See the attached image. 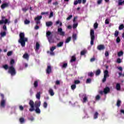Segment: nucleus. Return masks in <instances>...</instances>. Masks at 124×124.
Segmentation results:
<instances>
[{
    "instance_id": "1",
    "label": "nucleus",
    "mask_w": 124,
    "mask_h": 124,
    "mask_svg": "<svg viewBox=\"0 0 124 124\" xmlns=\"http://www.w3.org/2000/svg\"><path fill=\"white\" fill-rule=\"evenodd\" d=\"M3 68L5 69V70H7L8 69V73L11 74V76H14L15 75H16V69H15V68L13 66H11L9 67H8V65L5 64L3 66Z\"/></svg>"
},
{
    "instance_id": "2",
    "label": "nucleus",
    "mask_w": 124,
    "mask_h": 124,
    "mask_svg": "<svg viewBox=\"0 0 124 124\" xmlns=\"http://www.w3.org/2000/svg\"><path fill=\"white\" fill-rule=\"evenodd\" d=\"M29 105L31 107V108L29 109L30 112H32L35 110L36 114H40V113H41V111H40L39 108H35V109H34V102L32 100H30Z\"/></svg>"
},
{
    "instance_id": "3",
    "label": "nucleus",
    "mask_w": 124,
    "mask_h": 124,
    "mask_svg": "<svg viewBox=\"0 0 124 124\" xmlns=\"http://www.w3.org/2000/svg\"><path fill=\"white\" fill-rule=\"evenodd\" d=\"M20 39L18 40L19 43H20L22 47H25L26 45V42L28 41V38H25V34L23 32H21L19 34Z\"/></svg>"
},
{
    "instance_id": "4",
    "label": "nucleus",
    "mask_w": 124,
    "mask_h": 124,
    "mask_svg": "<svg viewBox=\"0 0 124 124\" xmlns=\"http://www.w3.org/2000/svg\"><path fill=\"white\" fill-rule=\"evenodd\" d=\"M90 36H91V42L90 44L91 46H93L94 44V39H95V36H94V31L92 29L90 31Z\"/></svg>"
},
{
    "instance_id": "5",
    "label": "nucleus",
    "mask_w": 124,
    "mask_h": 124,
    "mask_svg": "<svg viewBox=\"0 0 124 124\" xmlns=\"http://www.w3.org/2000/svg\"><path fill=\"white\" fill-rule=\"evenodd\" d=\"M110 75H109V72L108 71V70H105V71L104 72V78L102 79V82L103 83H105V82H106V80L107 79V78H108V77H109Z\"/></svg>"
},
{
    "instance_id": "6",
    "label": "nucleus",
    "mask_w": 124,
    "mask_h": 124,
    "mask_svg": "<svg viewBox=\"0 0 124 124\" xmlns=\"http://www.w3.org/2000/svg\"><path fill=\"white\" fill-rule=\"evenodd\" d=\"M0 95L2 98L0 102V106L1 107L4 108V107H5V103L6 102V99H4V95H3V94L0 93Z\"/></svg>"
},
{
    "instance_id": "7",
    "label": "nucleus",
    "mask_w": 124,
    "mask_h": 124,
    "mask_svg": "<svg viewBox=\"0 0 124 124\" xmlns=\"http://www.w3.org/2000/svg\"><path fill=\"white\" fill-rule=\"evenodd\" d=\"M42 19V16H37L35 17L34 20L36 21V25H39L40 24V20Z\"/></svg>"
},
{
    "instance_id": "8",
    "label": "nucleus",
    "mask_w": 124,
    "mask_h": 124,
    "mask_svg": "<svg viewBox=\"0 0 124 124\" xmlns=\"http://www.w3.org/2000/svg\"><path fill=\"white\" fill-rule=\"evenodd\" d=\"M58 32H59L60 35H61V36H64V35H65V32L62 31V28L58 29Z\"/></svg>"
},
{
    "instance_id": "9",
    "label": "nucleus",
    "mask_w": 124,
    "mask_h": 124,
    "mask_svg": "<svg viewBox=\"0 0 124 124\" xmlns=\"http://www.w3.org/2000/svg\"><path fill=\"white\" fill-rule=\"evenodd\" d=\"M9 6V3H4L1 4L0 7L1 9H4V8H6Z\"/></svg>"
},
{
    "instance_id": "10",
    "label": "nucleus",
    "mask_w": 124,
    "mask_h": 124,
    "mask_svg": "<svg viewBox=\"0 0 124 124\" xmlns=\"http://www.w3.org/2000/svg\"><path fill=\"white\" fill-rule=\"evenodd\" d=\"M52 72V67L50 65H48L46 69V74H50Z\"/></svg>"
},
{
    "instance_id": "11",
    "label": "nucleus",
    "mask_w": 124,
    "mask_h": 124,
    "mask_svg": "<svg viewBox=\"0 0 124 124\" xmlns=\"http://www.w3.org/2000/svg\"><path fill=\"white\" fill-rule=\"evenodd\" d=\"M97 50H99V51L104 50V49H105V46H104L103 45H98L97 47Z\"/></svg>"
},
{
    "instance_id": "12",
    "label": "nucleus",
    "mask_w": 124,
    "mask_h": 124,
    "mask_svg": "<svg viewBox=\"0 0 124 124\" xmlns=\"http://www.w3.org/2000/svg\"><path fill=\"white\" fill-rule=\"evenodd\" d=\"M10 24V21H8V19H6L5 20H0V25H2V24Z\"/></svg>"
},
{
    "instance_id": "13",
    "label": "nucleus",
    "mask_w": 124,
    "mask_h": 124,
    "mask_svg": "<svg viewBox=\"0 0 124 124\" xmlns=\"http://www.w3.org/2000/svg\"><path fill=\"white\" fill-rule=\"evenodd\" d=\"M40 105H41V101H36L35 102L34 106L35 108H39L40 107Z\"/></svg>"
},
{
    "instance_id": "14",
    "label": "nucleus",
    "mask_w": 124,
    "mask_h": 124,
    "mask_svg": "<svg viewBox=\"0 0 124 124\" xmlns=\"http://www.w3.org/2000/svg\"><path fill=\"white\" fill-rule=\"evenodd\" d=\"M108 93H110V88L108 87H106V88L104 89V93L105 94H107Z\"/></svg>"
},
{
    "instance_id": "15",
    "label": "nucleus",
    "mask_w": 124,
    "mask_h": 124,
    "mask_svg": "<svg viewBox=\"0 0 124 124\" xmlns=\"http://www.w3.org/2000/svg\"><path fill=\"white\" fill-rule=\"evenodd\" d=\"M83 96L82 102L83 103H86V102H88V96H87V95H84Z\"/></svg>"
},
{
    "instance_id": "16",
    "label": "nucleus",
    "mask_w": 124,
    "mask_h": 124,
    "mask_svg": "<svg viewBox=\"0 0 124 124\" xmlns=\"http://www.w3.org/2000/svg\"><path fill=\"white\" fill-rule=\"evenodd\" d=\"M23 59H25V60H29V58H30V55L27 53H25L23 56Z\"/></svg>"
},
{
    "instance_id": "17",
    "label": "nucleus",
    "mask_w": 124,
    "mask_h": 124,
    "mask_svg": "<svg viewBox=\"0 0 124 124\" xmlns=\"http://www.w3.org/2000/svg\"><path fill=\"white\" fill-rule=\"evenodd\" d=\"M40 47V44H39V43L38 42H36V47H35V51H38L39 50V48Z\"/></svg>"
},
{
    "instance_id": "18",
    "label": "nucleus",
    "mask_w": 124,
    "mask_h": 124,
    "mask_svg": "<svg viewBox=\"0 0 124 124\" xmlns=\"http://www.w3.org/2000/svg\"><path fill=\"white\" fill-rule=\"evenodd\" d=\"M48 93L51 96H53L55 94V93L54 92V91L52 89H49L48 91Z\"/></svg>"
},
{
    "instance_id": "19",
    "label": "nucleus",
    "mask_w": 124,
    "mask_h": 124,
    "mask_svg": "<svg viewBox=\"0 0 124 124\" xmlns=\"http://www.w3.org/2000/svg\"><path fill=\"white\" fill-rule=\"evenodd\" d=\"M76 62V57L75 55L72 56L70 60V62Z\"/></svg>"
},
{
    "instance_id": "20",
    "label": "nucleus",
    "mask_w": 124,
    "mask_h": 124,
    "mask_svg": "<svg viewBox=\"0 0 124 124\" xmlns=\"http://www.w3.org/2000/svg\"><path fill=\"white\" fill-rule=\"evenodd\" d=\"M46 27H51L53 25V22L52 21H48L46 23Z\"/></svg>"
},
{
    "instance_id": "21",
    "label": "nucleus",
    "mask_w": 124,
    "mask_h": 124,
    "mask_svg": "<svg viewBox=\"0 0 124 124\" xmlns=\"http://www.w3.org/2000/svg\"><path fill=\"white\" fill-rule=\"evenodd\" d=\"M34 88H37L38 87V80H35L33 83Z\"/></svg>"
},
{
    "instance_id": "22",
    "label": "nucleus",
    "mask_w": 124,
    "mask_h": 124,
    "mask_svg": "<svg viewBox=\"0 0 124 124\" xmlns=\"http://www.w3.org/2000/svg\"><path fill=\"white\" fill-rule=\"evenodd\" d=\"M48 42L49 43H54L55 40L54 39L52 38V37L48 38Z\"/></svg>"
},
{
    "instance_id": "23",
    "label": "nucleus",
    "mask_w": 124,
    "mask_h": 124,
    "mask_svg": "<svg viewBox=\"0 0 124 124\" xmlns=\"http://www.w3.org/2000/svg\"><path fill=\"white\" fill-rule=\"evenodd\" d=\"M100 73H101V71L100 70V69H97L95 72L96 76H98L100 74Z\"/></svg>"
},
{
    "instance_id": "24",
    "label": "nucleus",
    "mask_w": 124,
    "mask_h": 124,
    "mask_svg": "<svg viewBox=\"0 0 124 124\" xmlns=\"http://www.w3.org/2000/svg\"><path fill=\"white\" fill-rule=\"evenodd\" d=\"M116 89L117 91L121 90V84H120V83L116 84Z\"/></svg>"
},
{
    "instance_id": "25",
    "label": "nucleus",
    "mask_w": 124,
    "mask_h": 124,
    "mask_svg": "<svg viewBox=\"0 0 124 124\" xmlns=\"http://www.w3.org/2000/svg\"><path fill=\"white\" fill-rule=\"evenodd\" d=\"M122 104V101L120 100H118L116 103V105L118 107H120L121 106V104Z\"/></svg>"
},
{
    "instance_id": "26",
    "label": "nucleus",
    "mask_w": 124,
    "mask_h": 124,
    "mask_svg": "<svg viewBox=\"0 0 124 124\" xmlns=\"http://www.w3.org/2000/svg\"><path fill=\"white\" fill-rule=\"evenodd\" d=\"M41 93L40 92H38L36 93V97L37 99H40V97H41Z\"/></svg>"
},
{
    "instance_id": "27",
    "label": "nucleus",
    "mask_w": 124,
    "mask_h": 124,
    "mask_svg": "<svg viewBox=\"0 0 124 124\" xmlns=\"http://www.w3.org/2000/svg\"><path fill=\"white\" fill-rule=\"evenodd\" d=\"M123 4H124V0L123 1V0H118V5H123Z\"/></svg>"
},
{
    "instance_id": "28",
    "label": "nucleus",
    "mask_w": 124,
    "mask_h": 124,
    "mask_svg": "<svg viewBox=\"0 0 124 124\" xmlns=\"http://www.w3.org/2000/svg\"><path fill=\"white\" fill-rule=\"evenodd\" d=\"M1 37H4V36H6V32L3 31L0 32Z\"/></svg>"
},
{
    "instance_id": "29",
    "label": "nucleus",
    "mask_w": 124,
    "mask_h": 124,
    "mask_svg": "<svg viewBox=\"0 0 124 124\" xmlns=\"http://www.w3.org/2000/svg\"><path fill=\"white\" fill-rule=\"evenodd\" d=\"M19 122L20 124H24L25 123V118L21 117L19 118Z\"/></svg>"
},
{
    "instance_id": "30",
    "label": "nucleus",
    "mask_w": 124,
    "mask_h": 124,
    "mask_svg": "<svg viewBox=\"0 0 124 124\" xmlns=\"http://www.w3.org/2000/svg\"><path fill=\"white\" fill-rule=\"evenodd\" d=\"M63 45V42H60L59 43L57 44V47H62Z\"/></svg>"
},
{
    "instance_id": "31",
    "label": "nucleus",
    "mask_w": 124,
    "mask_h": 124,
    "mask_svg": "<svg viewBox=\"0 0 124 124\" xmlns=\"http://www.w3.org/2000/svg\"><path fill=\"white\" fill-rule=\"evenodd\" d=\"M87 53V50H83L81 51L80 55L81 56H84V55H85V54Z\"/></svg>"
},
{
    "instance_id": "32",
    "label": "nucleus",
    "mask_w": 124,
    "mask_h": 124,
    "mask_svg": "<svg viewBox=\"0 0 124 124\" xmlns=\"http://www.w3.org/2000/svg\"><path fill=\"white\" fill-rule=\"evenodd\" d=\"M118 57H122L124 55V52L123 51H120L117 54Z\"/></svg>"
},
{
    "instance_id": "33",
    "label": "nucleus",
    "mask_w": 124,
    "mask_h": 124,
    "mask_svg": "<svg viewBox=\"0 0 124 124\" xmlns=\"http://www.w3.org/2000/svg\"><path fill=\"white\" fill-rule=\"evenodd\" d=\"M72 38L73 40H76L77 39V34H73L72 35Z\"/></svg>"
},
{
    "instance_id": "34",
    "label": "nucleus",
    "mask_w": 124,
    "mask_h": 124,
    "mask_svg": "<svg viewBox=\"0 0 124 124\" xmlns=\"http://www.w3.org/2000/svg\"><path fill=\"white\" fill-rule=\"evenodd\" d=\"M31 23V21L28 20V19H25L24 20V24L25 25H29Z\"/></svg>"
},
{
    "instance_id": "35",
    "label": "nucleus",
    "mask_w": 124,
    "mask_h": 124,
    "mask_svg": "<svg viewBox=\"0 0 124 124\" xmlns=\"http://www.w3.org/2000/svg\"><path fill=\"white\" fill-rule=\"evenodd\" d=\"M56 25H59V24H60V27H62V23L60 22V20H58L55 23Z\"/></svg>"
},
{
    "instance_id": "36",
    "label": "nucleus",
    "mask_w": 124,
    "mask_h": 124,
    "mask_svg": "<svg viewBox=\"0 0 124 124\" xmlns=\"http://www.w3.org/2000/svg\"><path fill=\"white\" fill-rule=\"evenodd\" d=\"M124 29V24H121L119 27V31H122V30Z\"/></svg>"
},
{
    "instance_id": "37",
    "label": "nucleus",
    "mask_w": 124,
    "mask_h": 124,
    "mask_svg": "<svg viewBox=\"0 0 124 124\" xmlns=\"http://www.w3.org/2000/svg\"><path fill=\"white\" fill-rule=\"evenodd\" d=\"M119 31H115L114 32V36H115V37H118V36H119Z\"/></svg>"
},
{
    "instance_id": "38",
    "label": "nucleus",
    "mask_w": 124,
    "mask_h": 124,
    "mask_svg": "<svg viewBox=\"0 0 124 124\" xmlns=\"http://www.w3.org/2000/svg\"><path fill=\"white\" fill-rule=\"evenodd\" d=\"M98 117V112H95L94 114V119H97Z\"/></svg>"
},
{
    "instance_id": "39",
    "label": "nucleus",
    "mask_w": 124,
    "mask_h": 124,
    "mask_svg": "<svg viewBox=\"0 0 124 124\" xmlns=\"http://www.w3.org/2000/svg\"><path fill=\"white\" fill-rule=\"evenodd\" d=\"M88 75L89 77H93L94 74H93V73L91 72L88 73Z\"/></svg>"
},
{
    "instance_id": "40",
    "label": "nucleus",
    "mask_w": 124,
    "mask_h": 124,
    "mask_svg": "<svg viewBox=\"0 0 124 124\" xmlns=\"http://www.w3.org/2000/svg\"><path fill=\"white\" fill-rule=\"evenodd\" d=\"M14 63H15V61H14L13 59H12L10 61L11 66H13V64H14Z\"/></svg>"
},
{
    "instance_id": "41",
    "label": "nucleus",
    "mask_w": 124,
    "mask_h": 124,
    "mask_svg": "<svg viewBox=\"0 0 124 124\" xmlns=\"http://www.w3.org/2000/svg\"><path fill=\"white\" fill-rule=\"evenodd\" d=\"M92 82V79L91 78H87L86 79V84H90Z\"/></svg>"
},
{
    "instance_id": "42",
    "label": "nucleus",
    "mask_w": 124,
    "mask_h": 124,
    "mask_svg": "<svg viewBox=\"0 0 124 124\" xmlns=\"http://www.w3.org/2000/svg\"><path fill=\"white\" fill-rule=\"evenodd\" d=\"M52 34V33L50 31H47L46 33V36L48 37V36H50Z\"/></svg>"
},
{
    "instance_id": "43",
    "label": "nucleus",
    "mask_w": 124,
    "mask_h": 124,
    "mask_svg": "<svg viewBox=\"0 0 124 124\" xmlns=\"http://www.w3.org/2000/svg\"><path fill=\"white\" fill-rule=\"evenodd\" d=\"M71 40V37H68L65 41V43H68V42H69Z\"/></svg>"
},
{
    "instance_id": "44",
    "label": "nucleus",
    "mask_w": 124,
    "mask_h": 124,
    "mask_svg": "<svg viewBox=\"0 0 124 124\" xmlns=\"http://www.w3.org/2000/svg\"><path fill=\"white\" fill-rule=\"evenodd\" d=\"M94 29H97L98 28V24L96 22L93 25Z\"/></svg>"
},
{
    "instance_id": "45",
    "label": "nucleus",
    "mask_w": 124,
    "mask_h": 124,
    "mask_svg": "<svg viewBox=\"0 0 124 124\" xmlns=\"http://www.w3.org/2000/svg\"><path fill=\"white\" fill-rule=\"evenodd\" d=\"M47 106H48V104H47V102H45L43 104V107L46 108H47Z\"/></svg>"
},
{
    "instance_id": "46",
    "label": "nucleus",
    "mask_w": 124,
    "mask_h": 124,
    "mask_svg": "<svg viewBox=\"0 0 124 124\" xmlns=\"http://www.w3.org/2000/svg\"><path fill=\"white\" fill-rule=\"evenodd\" d=\"M22 11H23V12H27V11H28V10H29V8L25 7V8H23L22 9Z\"/></svg>"
},
{
    "instance_id": "47",
    "label": "nucleus",
    "mask_w": 124,
    "mask_h": 124,
    "mask_svg": "<svg viewBox=\"0 0 124 124\" xmlns=\"http://www.w3.org/2000/svg\"><path fill=\"white\" fill-rule=\"evenodd\" d=\"M71 88L72 90H75V89H76V84L72 85Z\"/></svg>"
},
{
    "instance_id": "48",
    "label": "nucleus",
    "mask_w": 124,
    "mask_h": 124,
    "mask_svg": "<svg viewBox=\"0 0 124 124\" xmlns=\"http://www.w3.org/2000/svg\"><path fill=\"white\" fill-rule=\"evenodd\" d=\"M49 14V12H42L41 15H48Z\"/></svg>"
},
{
    "instance_id": "49",
    "label": "nucleus",
    "mask_w": 124,
    "mask_h": 124,
    "mask_svg": "<svg viewBox=\"0 0 124 124\" xmlns=\"http://www.w3.org/2000/svg\"><path fill=\"white\" fill-rule=\"evenodd\" d=\"M78 27V23H75L73 25V29H76Z\"/></svg>"
},
{
    "instance_id": "50",
    "label": "nucleus",
    "mask_w": 124,
    "mask_h": 124,
    "mask_svg": "<svg viewBox=\"0 0 124 124\" xmlns=\"http://www.w3.org/2000/svg\"><path fill=\"white\" fill-rule=\"evenodd\" d=\"M53 16H54V12H50L49 16V18H52V17H53Z\"/></svg>"
},
{
    "instance_id": "51",
    "label": "nucleus",
    "mask_w": 124,
    "mask_h": 124,
    "mask_svg": "<svg viewBox=\"0 0 124 124\" xmlns=\"http://www.w3.org/2000/svg\"><path fill=\"white\" fill-rule=\"evenodd\" d=\"M67 67V63H64V64H63L62 66V68H66Z\"/></svg>"
},
{
    "instance_id": "52",
    "label": "nucleus",
    "mask_w": 124,
    "mask_h": 124,
    "mask_svg": "<svg viewBox=\"0 0 124 124\" xmlns=\"http://www.w3.org/2000/svg\"><path fill=\"white\" fill-rule=\"evenodd\" d=\"M94 61H95V58L94 57V56H93L92 58L90 59L91 62H94Z\"/></svg>"
},
{
    "instance_id": "53",
    "label": "nucleus",
    "mask_w": 124,
    "mask_h": 124,
    "mask_svg": "<svg viewBox=\"0 0 124 124\" xmlns=\"http://www.w3.org/2000/svg\"><path fill=\"white\" fill-rule=\"evenodd\" d=\"M116 42L117 43H120V42H121V39L120 38V37H118L117 38Z\"/></svg>"
},
{
    "instance_id": "54",
    "label": "nucleus",
    "mask_w": 124,
    "mask_h": 124,
    "mask_svg": "<svg viewBox=\"0 0 124 124\" xmlns=\"http://www.w3.org/2000/svg\"><path fill=\"white\" fill-rule=\"evenodd\" d=\"M78 84H80V80H75V85H77Z\"/></svg>"
},
{
    "instance_id": "55",
    "label": "nucleus",
    "mask_w": 124,
    "mask_h": 124,
    "mask_svg": "<svg viewBox=\"0 0 124 124\" xmlns=\"http://www.w3.org/2000/svg\"><path fill=\"white\" fill-rule=\"evenodd\" d=\"M117 63H121L122 62V60L120 58H118L117 59Z\"/></svg>"
},
{
    "instance_id": "56",
    "label": "nucleus",
    "mask_w": 124,
    "mask_h": 124,
    "mask_svg": "<svg viewBox=\"0 0 124 124\" xmlns=\"http://www.w3.org/2000/svg\"><path fill=\"white\" fill-rule=\"evenodd\" d=\"M13 53V52L12 51H9L8 52L7 55L8 57H9L10 56H11V55H12Z\"/></svg>"
},
{
    "instance_id": "57",
    "label": "nucleus",
    "mask_w": 124,
    "mask_h": 124,
    "mask_svg": "<svg viewBox=\"0 0 124 124\" xmlns=\"http://www.w3.org/2000/svg\"><path fill=\"white\" fill-rule=\"evenodd\" d=\"M105 24H106V25L109 24V23H110V22L109 21V19H106L105 20Z\"/></svg>"
},
{
    "instance_id": "58",
    "label": "nucleus",
    "mask_w": 124,
    "mask_h": 124,
    "mask_svg": "<svg viewBox=\"0 0 124 124\" xmlns=\"http://www.w3.org/2000/svg\"><path fill=\"white\" fill-rule=\"evenodd\" d=\"M55 49H56V46H52V47L50 48V51H54V50H55Z\"/></svg>"
},
{
    "instance_id": "59",
    "label": "nucleus",
    "mask_w": 124,
    "mask_h": 124,
    "mask_svg": "<svg viewBox=\"0 0 124 124\" xmlns=\"http://www.w3.org/2000/svg\"><path fill=\"white\" fill-rule=\"evenodd\" d=\"M71 18H72V15L69 16L66 18V20H67V21H69V20H70V19H71Z\"/></svg>"
},
{
    "instance_id": "60",
    "label": "nucleus",
    "mask_w": 124,
    "mask_h": 124,
    "mask_svg": "<svg viewBox=\"0 0 124 124\" xmlns=\"http://www.w3.org/2000/svg\"><path fill=\"white\" fill-rule=\"evenodd\" d=\"M55 84L56 85H60L61 81H60V80H56Z\"/></svg>"
},
{
    "instance_id": "61",
    "label": "nucleus",
    "mask_w": 124,
    "mask_h": 124,
    "mask_svg": "<svg viewBox=\"0 0 124 124\" xmlns=\"http://www.w3.org/2000/svg\"><path fill=\"white\" fill-rule=\"evenodd\" d=\"M99 99H100V96L99 95H97L96 96V100H99Z\"/></svg>"
},
{
    "instance_id": "62",
    "label": "nucleus",
    "mask_w": 124,
    "mask_h": 124,
    "mask_svg": "<svg viewBox=\"0 0 124 124\" xmlns=\"http://www.w3.org/2000/svg\"><path fill=\"white\" fill-rule=\"evenodd\" d=\"M49 53L51 56H55V52H54V51H50Z\"/></svg>"
},
{
    "instance_id": "63",
    "label": "nucleus",
    "mask_w": 124,
    "mask_h": 124,
    "mask_svg": "<svg viewBox=\"0 0 124 124\" xmlns=\"http://www.w3.org/2000/svg\"><path fill=\"white\" fill-rule=\"evenodd\" d=\"M102 2V0H98L97 4H101Z\"/></svg>"
},
{
    "instance_id": "64",
    "label": "nucleus",
    "mask_w": 124,
    "mask_h": 124,
    "mask_svg": "<svg viewBox=\"0 0 124 124\" xmlns=\"http://www.w3.org/2000/svg\"><path fill=\"white\" fill-rule=\"evenodd\" d=\"M19 109L21 111H23V110H24V107H22V106H20Z\"/></svg>"
}]
</instances>
